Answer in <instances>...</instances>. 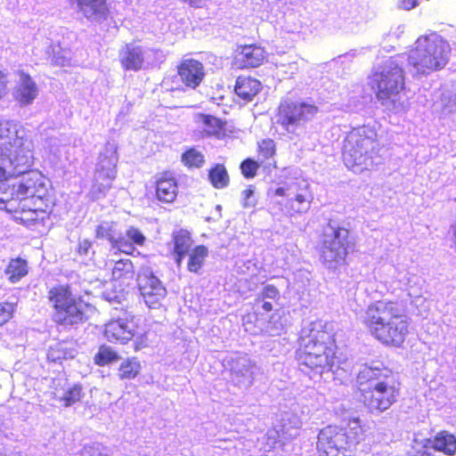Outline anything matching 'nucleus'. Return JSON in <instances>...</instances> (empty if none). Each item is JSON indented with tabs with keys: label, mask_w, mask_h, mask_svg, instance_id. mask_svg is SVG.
Masks as SVG:
<instances>
[{
	"label": "nucleus",
	"mask_w": 456,
	"mask_h": 456,
	"mask_svg": "<svg viewBox=\"0 0 456 456\" xmlns=\"http://www.w3.org/2000/svg\"><path fill=\"white\" fill-rule=\"evenodd\" d=\"M34 143L20 124L0 119V209L22 211L28 200H42L48 180L38 171L28 170L34 163Z\"/></svg>",
	"instance_id": "nucleus-1"
},
{
	"label": "nucleus",
	"mask_w": 456,
	"mask_h": 456,
	"mask_svg": "<svg viewBox=\"0 0 456 456\" xmlns=\"http://www.w3.org/2000/svg\"><path fill=\"white\" fill-rule=\"evenodd\" d=\"M336 345L329 325L322 321L309 323L301 331L297 360L303 371L307 369L313 375L322 376L324 372H335L338 368L335 355Z\"/></svg>",
	"instance_id": "nucleus-2"
},
{
	"label": "nucleus",
	"mask_w": 456,
	"mask_h": 456,
	"mask_svg": "<svg viewBox=\"0 0 456 456\" xmlns=\"http://www.w3.org/2000/svg\"><path fill=\"white\" fill-rule=\"evenodd\" d=\"M361 320L370 334L386 346H401L410 326V318L396 302L378 300L368 305Z\"/></svg>",
	"instance_id": "nucleus-3"
},
{
	"label": "nucleus",
	"mask_w": 456,
	"mask_h": 456,
	"mask_svg": "<svg viewBox=\"0 0 456 456\" xmlns=\"http://www.w3.org/2000/svg\"><path fill=\"white\" fill-rule=\"evenodd\" d=\"M376 130L369 126L354 128L344 143L345 165L354 173L370 169L380 161Z\"/></svg>",
	"instance_id": "nucleus-4"
},
{
	"label": "nucleus",
	"mask_w": 456,
	"mask_h": 456,
	"mask_svg": "<svg viewBox=\"0 0 456 456\" xmlns=\"http://www.w3.org/2000/svg\"><path fill=\"white\" fill-rule=\"evenodd\" d=\"M403 58V56L391 58L370 77V85L375 90L378 100L388 110L394 112L403 111L407 108L401 95L404 87V77L400 62Z\"/></svg>",
	"instance_id": "nucleus-5"
},
{
	"label": "nucleus",
	"mask_w": 456,
	"mask_h": 456,
	"mask_svg": "<svg viewBox=\"0 0 456 456\" xmlns=\"http://www.w3.org/2000/svg\"><path fill=\"white\" fill-rule=\"evenodd\" d=\"M450 50V45L440 35L421 36L409 52L408 63L413 72L419 74L440 69L447 63Z\"/></svg>",
	"instance_id": "nucleus-6"
},
{
	"label": "nucleus",
	"mask_w": 456,
	"mask_h": 456,
	"mask_svg": "<svg viewBox=\"0 0 456 456\" xmlns=\"http://www.w3.org/2000/svg\"><path fill=\"white\" fill-rule=\"evenodd\" d=\"M363 438V430L358 418L348 421V428L327 426L318 435L317 449L320 456H351L355 446Z\"/></svg>",
	"instance_id": "nucleus-7"
},
{
	"label": "nucleus",
	"mask_w": 456,
	"mask_h": 456,
	"mask_svg": "<svg viewBox=\"0 0 456 456\" xmlns=\"http://www.w3.org/2000/svg\"><path fill=\"white\" fill-rule=\"evenodd\" d=\"M272 195L282 198L278 204L281 209L289 216L306 213L314 200L310 184L305 179L285 183L284 185L275 189Z\"/></svg>",
	"instance_id": "nucleus-8"
},
{
	"label": "nucleus",
	"mask_w": 456,
	"mask_h": 456,
	"mask_svg": "<svg viewBox=\"0 0 456 456\" xmlns=\"http://www.w3.org/2000/svg\"><path fill=\"white\" fill-rule=\"evenodd\" d=\"M48 297L55 310L53 314L55 322L64 326H71L86 321L85 309L87 306L81 301H76L67 287L57 286L53 288L49 291Z\"/></svg>",
	"instance_id": "nucleus-9"
},
{
	"label": "nucleus",
	"mask_w": 456,
	"mask_h": 456,
	"mask_svg": "<svg viewBox=\"0 0 456 456\" xmlns=\"http://www.w3.org/2000/svg\"><path fill=\"white\" fill-rule=\"evenodd\" d=\"M318 112V108L305 102H283L281 103L277 124L288 134L298 135L306 122L312 120Z\"/></svg>",
	"instance_id": "nucleus-10"
},
{
	"label": "nucleus",
	"mask_w": 456,
	"mask_h": 456,
	"mask_svg": "<svg viewBox=\"0 0 456 456\" xmlns=\"http://www.w3.org/2000/svg\"><path fill=\"white\" fill-rule=\"evenodd\" d=\"M362 403L371 413H381L389 409L399 396L397 387L389 377L383 381H375L373 387H359Z\"/></svg>",
	"instance_id": "nucleus-11"
},
{
	"label": "nucleus",
	"mask_w": 456,
	"mask_h": 456,
	"mask_svg": "<svg viewBox=\"0 0 456 456\" xmlns=\"http://www.w3.org/2000/svg\"><path fill=\"white\" fill-rule=\"evenodd\" d=\"M348 234L346 229L329 224L321 249V260L327 268L336 269L344 264L347 255Z\"/></svg>",
	"instance_id": "nucleus-12"
},
{
	"label": "nucleus",
	"mask_w": 456,
	"mask_h": 456,
	"mask_svg": "<svg viewBox=\"0 0 456 456\" xmlns=\"http://www.w3.org/2000/svg\"><path fill=\"white\" fill-rule=\"evenodd\" d=\"M117 147L114 143L108 142L103 151L100 153L95 170L94 183L91 191L94 199L101 198L110 188L117 175Z\"/></svg>",
	"instance_id": "nucleus-13"
},
{
	"label": "nucleus",
	"mask_w": 456,
	"mask_h": 456,
	"mask_svg": "<svg viewBox=\"0 0 456 456\" xmlns=\"http://www.w3.org/2000/svg\"><path fill=\"white\" fill-rule=\"evenodd\" d=\"M138 288L145 304L157 308L167 296V289L149 268L142 269L137 278Z\"/></svg>",
	"instance_id": "nucleus-14"
},
{
	"label": "nucleus",
	"mask_w": 456,
	"mask_h": 456,
	"mask_svg": "<svg viewBox=\"0 0 456 456\" xmlns=\"http://www.w3.org/2000/svg\"><path fill=\"white\" fill-rule=\"evenodd\" d=\"M231 382L241 389H248L254 381L256 365L245 354H234L226 360Z\"/></svg>",
	"instance_id": "nucleus-15"
},
{
	"label": "nucleus",
	"mask_w": 456,
	"mask_h": 456,
	"mask_svg": "<svg viewBox=\"0 0 456 456\" xmlns=\"http://www.w3.org/2000/svg\"><path fill=\"white\" fill-rule=\"evenodd\" d=\"M157 52L134 44L124 46L119 53L122 67L126 70H140L154 62Z\"/></svg>",
	"instance_id": "nucleus-16"
},
{
	"label": "nucleus",
	"mask_w": 456,
	"mask_h": 456,
	"mask_svg": "<svg viewBox=\"0 0 456 456\" xmlns=\"http://www.w3.org/2000/svg\"><path fill=\"white\" fill-rule=\"evenodd\" d=\"M104 335L110 342L126 344L138 335V324L135 317L125 314L123 317L110 321L105 324Z\"/></svg>",
	"instance_id": "nucleus-17"
},
{
	"label": "nucleus",
	"mask_w": 456,
	"mask_h": 456,
	"mask_svg": "<svg viewBox=\"0 0 456 456\" xmlns=\"http://www.w3.org/2000/svg\"><path fill=\"white\" fill-rule=\"evenodd\" d=\"M19 78L13 91L14 99L21 105H30L39 94V88L35 80L23 71L18 72Z\"/></svg>",
	"instance_id": "nucleus-18"
},
{
	"label": "nucleus",
	"mask_w": 456,
	"mask_h": 456,
	"mask_svg": "<svg viewBox=\"0 0 456 456\" xmlns=\"http://www.w3.org/2000/svg\"><path fill=\"white\" fill-rule=\"evenodd\" d=\"M235 64L240 68H254L262 64L265 58V50L255 45L239 46L235 53Z\"/></svg>",
	"instance_id": "nucleus-19"
},
{
	"label": "nucleus",
	"mask_w": 456,
	"mask_h": 456,
	"mask_svg": "<svg viewBox=\"0 0 456 456\" xmlns=\"http://www.w3.org/2000/svg\"><path fill=\"white\" fill-rule=\"evenodd\" d=\"M182 82L190 88H196L203 80L205 72L201 62L195 60L183 61L178 69Z\"/></svg>",
	"instance_id": "nucleus-20"
},
{
	"label": "nucleus",
	"mask_w": 456,
	"mask_h": 456,
	"mask_svg": "<svg viewBox=\"0 0 456 456\" xmlns=\"http://www.w3.org/2000/svg\"><path fill=\"white\" fill-rule=\"evenodd\" d=\"M77 11L87 20L101 22L107 19L106 0H75Z\"/></svg>",
	"instance_id": "nucleus-21"
},
{
	"label": "nucleus",
	"mask_w": 456,
	"mask_h": 456,
	"mask_svg": "<svg viewBox=\"0 0 456 456\" xmlns=\"http://www.w3.org/2000/svg\"><path fill=\"white\" fill-rule=\"evenodd\" d=\"M379 362L371 365L364 364L357 375V384L360 387H373L375 381H383L390 377V370L381 368Z\"/></svg>",
	"instance_id": "nucleus-22"
},
{
	"label": "nucleus",
	"mask_w": 456,
	"mask_h": 456,
	"mask_svg": "<svg viewBox=\"0 0 456 456\" xmlns=\"http://www.w3.org/2000/svg\"><path fill=\"white\" fill-rule=\"evenodd\" d=\"M433 112L440 118H446L456 112V92L443 90L434 99Z\"/></svg>",
	"instance_id": "nucleus-23"
},
{
	"label": "nucleus",
	"mask_w": 456,
	"mask_h": 456,
	"mask_svg": "<svg viewBox=\"0 0 456 456\" xmlns=\"http://www.w3.org/2000/svg\"><path fill=\"white\" fill-rule=\"evenodd\" d=\"M98 238H104L113 243V247L126 254L132 253L133 245L125 237H115L114 224L104 222L98 225L96 229Z\"/></svg>",
	"instance_id": "nucleus-24"
},
{
	"label": "nucleus",
	"mask_w": 456,
	"mask_h": 456,
	"mask_svg": "<svg viewBox=\"0 0 456 456\" xmlns=\"http://www.w3.org/2000/svg\"><path fill=\"white\" fill-rule=\"evenodd\" d=\"M177 183L174 177L165 174L156 183V195L159 200L170 203L177 196Z\"/></svg>",
	"instance_id": "nucleus-25"
},
{
	"label": "nucleus",
	"mask_w": 456,
	"mask_h": 456,
	"mask_svg": "<svg viewBox=\"0 0 456 456\" xmlns=\"http://www.w3.org/2000/svg\"><path fill=\"white\" fill-rule=\"evenodd\" d=\"M261 83L253 77L240 76L236 80L235 93L246 102H250L259 93Z\"/></svg>",
	"instance_id": "nucleus-26"
},
{
	"label": "nucleus",
	"mask_w": 456,
	"mask_h": 456,
	"mask_svg": "<svg viewBox=\"0 0 456 456\" xmlns=\"http://www.w3.org/2000/svg\"><path fill=\"white\" fill-rule=\"evenodd\" d=\"M53 397L68 407L80 401L82 397V387L79 385H69L65 383L61 387H55L52 392Z\"/></svg>",
	"instance_id": "nucleus-27"
},
{
	"label": "nucleus",
	"mask_w": 456,
	"mask_h": 456,
	"mask_svg": "<svg viewBox=\"0 0 456 456\" xmlns=\"http://www.w3.org/2000/svg\"><path fill=\"white\" fill-rule=\"evenodd\" d=\"M425 446L447 455H453L456 452V438L449 432L442 431L437 433L434 439H428Z\"/></svg>",
	"instance_id": "nucleus-28"
},
{
	"label": "nucleus",
	"mask_w": 456,
	"mask_h": 456,
	"mask_svg": "<svg viewBox=\"0 0 456 456\" xmlns=\"http://www.w3.org/2000/svg\"><path fill=\"white\" fill-rule=\"evenodd\" d=\"M301 425V420L296 414L285 412L281 416L280 424L276 426V433L283 439H289L297 435Z\"/></svg>",
	"instance_id": "nucleus-29"
},
{
	"label": "nucleus",
	"mask_w": 456,
	"mask_h": 456,
	"mask_svg": "<svg viewBox=\"0 0 456 456\" xmlns=\"http://www.w3.org/2000/svg\"><path fill=\"white\" fill-rule=\"evenodd\" d=\"M194 121L207 135L216 134L223 127L222 121L211 115L197 113L194 115Z\"/></svg>",
	"instance_id": "nucleus-30"
},
{
	"label": "nucleus",
	"mask_w": 456,
	"mask_h": 456,
	"mask_svg": "<svg viewBox=\"0 0 456 456\" xmlns=\"http://www.w3.org/2000/svg\"><path fill=\"white\" fill-rule=\"evenodd\" d=\"M4 273L8 276L10 282H18L28 274L27 261L20 257L12 259L7 265Z\"/></svg>",
	"instance_id": "nucleus-31"
},
{
	"label": "nucleus",
	"mask_w": 456,
	"mask_h": 456,
	"mask_svg": "<svg viewBox=\"0 0 456 456\" xmlns=\"http://www.w3.org/2000/svg\"><path fill=\"white\" fill-rule=\"evenodd\" d=\"M175 252L176 254L175 262L180 266L183 256L189 252L191 246V239L187 231L181 230L174 236Z\"/></svg>",
	"instance_id": "nucleus-32"
},
{
	"label": "nucleus",
	"mask_w": 456,
	"mask_h": 456,
	"mask_svg": "<svg viewBox=\"0 0 456 456\" xmlns=\"http://www.w3.org/2000/svg\"><path fill=\"white\" fill-rule=\"evenodd\" d=\"M46 56V59L56 66L66 67L71 64L70 51L61 48L59 45H50Z\"/></svg>",
	"instance_id": "nucleus-33"
},
{
	"label": "nucleus",
	"mask_w": 456,
	"mask_h": 456,
	"mask_svg": "<svg viewBox=\"0 0 456 456\" xmlns=\"http://www.w3.org/2000/svg\"><path fill=\"white\" fill-rule=\"evenodd\" d=\"M208 250L203 246L200 245L195 247L189 253V261L187 265V269L191 272L197 273L203 265V263L208 256Z\"/></svg>",
	"instance_id": "nucleus-34"
},
{
	"label": "nucleus",
	"mask_w": 456,
	"mask_h": 456,
	"mask_svg": "<svg viewBox=\"0 0 456 456\" xmlns=\"http://www.w3.org/2000/svg\"><path fill=\"white\" fill-rule=\"evenodd\" d=\"M141 370V363L135 357L127 358L119 366L118 375L121 379H134Z\"/></svg>",
	"instance_id": "nucleus-35"
},
{
	"label": "nucleus",
	"mask_w": 456,
	"mask_h": 456,
	"mask_svg": "<svg viewBox=\"0 0 456 456\" xmlns=\"http://www.w3.org/2000/svg\"><path fill=\"white\" fill-rule=\"evenodd\" d=\"M209 180L212 185L217 189H223L229 183V175L223 165L217 164L208 174Z\"/></svg>",
	"instance_id": "nucleus-36"
},
{
	"label": "nucleus",
	"mask_w": 456,
	"mask_h": 456,
	"mask_svg": "<svg viewBox=\"0 0 456 456\" xmlns=\"http://www.w3.org/2000/svg\"><path fill=\"white\" fill-rule=\"evenodd\" d=\"M112 276L115 280L132 279L134 276V266L131 260L121 259L116 261L112 269Z\"/></svg>",
	"instance_id": "nucleus-37"
},
{
	"label": "nucleus",
	"mask_w": 456,
	"mask_h": 456,
	"mask_svg": "<svg viewBox=\"0 0 456 456\" xmlns=\"http://www.w3.org/2000/svg\"><path fill=\"white\" fill-rule=\"evenodd\" d=\"M73 357L74 350L68 348L66 343H56L54 346H50L47 354L48 360L52 362H59Z\"/></svg>",
	"instance_id": "nucleus-38"
},
{
	"label": "nucleus",
	"mask_w": 456,
	"mask_h": 456,
	"mask_svg": "<svg viewBox=\"0 0 456 456\" xmlns=\"http://www.w3.org/2000/svg\"><path fill=\"white\" fill-rule=\"evenodd\" d=\"M182 159L185 166L200 167L204 162V156L200 151L191 149L183 154Z\"/></svg>",
	"instance_id": "nucleus-39"
},
{
	"label": "nucleus",
	"mask_w": 456,
	"mask_h": 456,
	"mask_svg": "<svg viewBox=\"0 0 456 456\" xmlns=\"http://www.w3.org/2000/svg\"><path fill=\"white\" fill-rule=\"evenodd\" d=\"M118 359V356L115 351L110 347L102 346L95 355V362L98 365L103 366Z\"/></svg>",
	"instance_id": "nucleus-40"
},
{
	"label": "nucleus",
	"mask_w": 456,
	"mask_h": 456,
	"mask_svg": "<svg viewBox=\"0 0 456 456\" xmlns=\"http://www.w3.org/2000/svg\"><path fill=\"white\" fill-rule=\"evenodd\" d=\"M284 330L283 323L281 322L279 314H273L265 327V332L269 336H279Z\"/></svg>",
	"instance_id": "nucleus-41"
},
{
	"label": "nucleus",
	"mask_w": 456,
	"mask_h": 456,
	"mask_svg": "<svg viewBox=\"0 0 456 456\" xmlns=\"http://www.w3.org/2000/svg\"><path fill=\"white\" fill-rule=\"evenodd\" d=\"M259 148V156L263 158V159H267L271 158L275 152V144L274 142L271 139L263 140L258 143Z\"/></svg>",
	"instance_id": "nucleus-42"
},
{
	"label": "nucleus",
	"mask_w": 456,
	"mask_h": 456,
	"mask_svg": "<svg viewBox=\"0 0 456 456\" xmlns=\"http://www.w3.org/2000/svg\"><path fill=\"white\" fill-rule=\"evenodd\" d=\"M14 305L12 303H0V326L6 323L12 316Z\"/></svg>",
	"instance_id": "nucleus-43"
},
{
	"label": "nucleus",
	"mask_w": 456,
	"mask_h": 456,
	"mask_svg": "<svg viewBox=\"0 0 456 456\" xmlns=\"http://www.w3.org/2000/svg\"><path fill=\"white\" fill-rule=\"evenodd\" d=\"M257 168V163L249 159L244 160L240 165L242 174L248 178L256 175Z\"/></svg>",
	"instance_id": "nucleus-44"
},
{
	"label": "nucleus",
	"mask_w": 456,
	"mask_h": 456,
	"mask_svg": "<svg viewBox=\"0 0 456 456\" xmlns=\"http://www.w3.org/2000/svg\"><path fill=\"white\" fill-rule=\"evenodd\" d=\"M126 235L129 240L138 246L143 245L145 241V236L137 228L134 227H130L127 229Z\"/></svg>",
	"instance_id": "nucleus-45"
},
{
	"label": "nucleus",
	"mask_w": 456,
	"mask_h": 456,
	"mask_svg": "<svg viewBox=\"0 0 456 456\" xmlns=\"http://www.w3.org/2000/svg\"><path fill=\"white\" fill-rule=\"evenodd\" d=\"M242 197L243 206L245 208H251L256 205V200L254 197V188L252 186H249L248 189L243 191Z\"/></svg>",
	"instance_id": "nucleus-46"
},
{
	"label": "nucleus",
	"mask_w": 456,
	"mask_h": 456,
	"mask_svg": "<svg viewBox=\"0 0 456 456\" xmlns=\"http://www.w3.org/2000/svg\"><path fill=\"white\" fill-rule=\"evenodd\" d=\"M260 298L264 299H276L279 297V290L273 285H266L264 287Z\"/></svg>",
	"instance_id": "nucleus-47"
},
{
	"label": "nucleus",
	"mask_w": 456,
	"mask_h": 456,
	"mask_svg": "<svg viewBox=\"0 0 456 456\" xmlns=\"http://www.w3.org/2000/svg\"><path fill=\"white\" fill-rule=\"evenodd\" d=\"M421 0H398L397 6L399 9L410 11L417 7Z\"/></svg>",
	"instance_id": "nucleus-48"
},
{
	"label": "nucleus",
	"mask_w": 456,
	"mask_h": 456,
	"mask_svg": "<svg viewBox=\"0 0 456 456\" xmlns=\"http://www.w3.org/2000/svg\"><path fill=\"white\" fill-rule=\"evenodd\" d=\"M8 78L6 74H4L2 70H0V101L8 93Z\"/></svg>",
	"instance_id": "nucleus-49"
},
{
	"label": "nucleus",
	"mask_w": 456,
	"mask_h": 456,
	"mask_svg": "<svg viewBox=\"0 0 456 456\" xmlns=\"http://www.w3.org/2000/svg\"><path fill=\"white\" fill-rule=\"evenodd\" d=\"M405 286L411 288L419 281V278L411 273H407L403 279H399Z\"/></svg>",
	"instance_id": "nucleus-50"
},
{
	"label": "nucleus",
	"mask_w": 456,
	"mask_h": 456,
	"mask_svg": "<svg viewBox=\"0 0 456 456\" xmlns=\"http://www.w3.org/2000/svg\"><path fill=\"white\" fill-rule=\"evenodd\" d=\"M90 248H91V242L89 240H84L79 242L78 252L81 255H87Z\"/></svg>",
	"instance_id": "nucleus-51"
},
{
	"label": "nucleus",
	"mask_w": 456,
	"mask_h": 456,
	"mask_svg": "<svg viewBox=\"0 0 456 456\" xmlns=\"http://www.w3.org/2000/svg\"><path fill=\"white\" fill-rule=\"evenodd\" d=\"M147 345V339L145 338V335H141L139 337H136V339L134 341V350H140L143 347H145Z\"/></svg>",
	"instance_id": "nucleus-52"
},
{
	"label": "nucleus",
	"mask_w": 456,
	"mask_h": 456,
	"mask_svg": "<svg viewBox=\"0 0 456 456\" xmlns=\"http://www.w3.org/2000/svg\"><path fill=\"white\" fill-rule=\"evenodd\" d=\"M109 456L107 453H102L98 448L85 449L84 456Z\"/></svg>",
	"instance_id": "nucleus-53"
},
{
	"label": "nucleus",
	"mask_w": 456,
	"mask_h": 456,
	"mask_svg": "<svg viewBox=\"0 0 456 456\" xmlns=\"http://www.w3.org/2000/svg\"><path fill=\"white\" fill-rule=\"evenodd\" d=\"M187 3L190 6L194 8H201L206 5L207 0H183Z\"/></svg>",
	"instance_id": "nucleus-54"
},
{
	"label": "nucleus",
	"mask_w": 456,
	"mask_h": 456,
	"mask_svg": "<svg viewBox=\"0 0 456 456\" xmlns=\"http://www.w3.org/2000/svg\"><path fill=\"white\" fill-rule=\"evenodd\" d=\"M257 302H261L262 303V309L265 311V312H270L272 311L273 309V304L271 302H268V301H265V299L263 300V298H260V297H258Z\"/></svg>",
	"instance_id": "nucleus-55"
},
{
	"label": "nucleus",
	"mask_w": 456,
	"mask_h": 456,
	"mask_svg": "<svg viewBox=\"0 0 456 456\" xmlns=\"http://www.w3.org/2000/svg\"><path fill=\"white\" fill-rule=\"evenodd\" d=\"M245 265V267H246L248 270H249L250 265H254V266H255V265H254V264H252V262H251V261H248L247 263H245V265Z\"/></svg>",
	"instance_id": "nucleus-56"
}]
</instances>
